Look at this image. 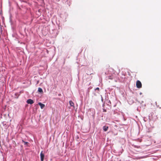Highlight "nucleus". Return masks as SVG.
Segmentation results:
<instances>
[{
	"instance_id": "nucleus-6",
	"label": "nucleus",
	"mask_w": 161,
	"mask_h": 161,
	"mask_svg": "<svg viewBox=\"0 0 161 161\" xmlns=\"http://www.w3.org/2000/svg\"><path fill=\"white\" fill-rule=\"evenodd\" d=\"M108 127L105 126H104L103 127V130L104 131H106L108 130Z\"/></svg>"
},
{
	"instance_id": "nucleus-1",
	"label": "nucleus",
	"mask_w": 161,
	"mask_h": 161,
	"mask_svg": "<svg viewBox=\"0 0 161 161\" xmlns=\"http://www.w3.org/2000/svg\"><path fill=\"white\" fill-rule=\"evenodd\" d=\"M136 86L137 88H140L142 87V85L141 82L139 80H137L136 82Z\"/></svg>"
},
{
	"instance_id": "nucleus-3",
	"label": "nucleus",
	"mask_w": 161,
	"mask_h": 161,
	"mask_svg": "<svg viewBox=\"0 0 161 161\" xmlns=\"http://www.w3.org/2000/svg\"><path fill=\"white\" fill-rule=\"evenodd\" d=\"M27 103L28 104H33L34 102V101L31 99H29L27 100Z\"/></svg>"
},
{
	"instance_id": "nucleus-4",
	"label": "nucleus",
	"mask_w": 161,
	"mask_h": 161,
	"mask_svg": "<svg viewBox=\"0 0 161 161\" xmlns=\"http://www.w3.org/2000/svg\"><path fill=\"white\" fill-rule=\"evenodd\" d=\"M69 104L70 106L71 107H73V109H75V107L74 106V103H73V102L71 101H69Z\"/></svg>"
},
{
	"instance_id": "nucleus-5",
	"label": "nucleus",
	"mask_w": 161,
	"mask_h": 161,
	"mask_svg": "<svg viewBox=\"0 0 161 161\" xmlns=\"http://www.w3.org/2000/svg\"><path fill=\"white\" fill-rule=\"evenodd\" d=\"M38 104L40 106L42 109L43 108H44L45 106L44 104H42L40 102L38 103Z\"/></svg>"
},
{
	"instance_id": "nucleus-7",
	"label": "nucleus",
	"mask_w": 161,
	"mask_h": 161,
	"mask_svg": "<svg viewBox=\"0 0 161 161\" xmlns=\"http://www.w3.org/2000/svg\"><path fill=\"white\" fill-rule=\"evenodd\" d=\"M38 91L40 93H43V92L42 89L40 87L38 88Z\"/></svg>"
},
{
	"instance_id": "nucleus-8",
	"label": "nucleus",
	"mask_w": 161,
	"mask_h": 161,
	"mask_svg": "<svg viewBox=\"0 0 161 161\" xmlns=\"http://www.w3.org/2000/svg\"><path fill=\"white\" fill-rule=\"evenodd\" d=\"M23 142H24V143L25 145H26L27 143H28V142H25L24 141H23Z\"/></svg>"
},
{
	"instance_id": "nucleus-12",
	"label": "nucleus",
	"mask_w": 161,
	"mask_h": 161,
	"mask_svg": "<svg viewBox=\"0 0 161 161\" xmlns=\"http://www.w3.org/2000/svg\"><path fill=\"white\" fill-rule=\"evenodd\" d=\"M140 94H142V93H140Z\"/></svg>"
},
{
	"instance_id": "nucleus-2",
	"label": "nucleus",
	"mask_w": 161,
	"mask_h": 161,
	"mask_svg": "<svg viewBox=\"0 0 161 161\" xmlns=\"http://www.w3.org/2000/svg\"><path fill=\"white\" fill-rule=\"evenodd\" d=\"M44 157V154L43 153L42 151L40 153V158H41V161H43V159Z\"/></svg>"
},
{
	"instance_id": "nucleus-11",
	"label": "nucleus",
	"mask_w": 161,
	"mask_h": 161,
	"mask_svg": "<svg viewBox=\"0 0 161 161\" xmlns=\"http://www.w3.org/2000/svg\"><path fill=\"white\" fill-rule=\"evenodd\" d=\"M103 98H102V101H103Z\"/></svg>"
},
{
	"instance_id": "nucleus-9",
	"label": "nucleus",
	"mask_w": 161,
	"mask_h": 161,
	"mask_svg": "<svg viewBox=\"0 0 161 161\" xmlns=\"http://www.w3.org/2000/svg\"><path fill=\"white\" fill-rule=\"evenodd\" d=\"M95 90H99V88L98 87H97Z\"/></svg>"
},
{
	"instance_id": "nucleus-10",
	"label": "nucleus",
	"mask_w": 161,
	"mask_h": 161,
	"mask_svg": "<svg viewBox=\"0 0 161 161\" xmlns=\"http://www.w3.org/2000/svg\"><path fill=\"white\" fill-rule=\"evenodd\" d=\"M103 111H104V112H106V109H103Z\"/></svg>"
}]
</instances>
